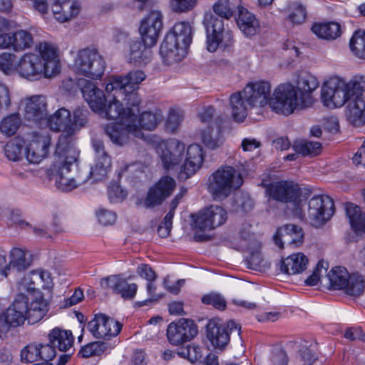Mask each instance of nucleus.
Returning <instances> with one entry per match:
<instances>
[{"instance_id": "nucleus-46", "label": "nucleus", "mask_w": 365, "mask_h": 365, "mask_svg": "<svg viewBox=\"0 0 365 365\" xmlns=\"http://www.w3.org/2000/svg\"><path fill=\"white\" fill-rule=\"evenodd\" d=\"M168 34H173L177 42H179L183 47L187 48L192 41V28L188 23H176L172 31Z\"/></svg>"}, {"instance_id": "nucleus-44", "label": "nucleus", "mask_w": 365, "mask_h": 365, "mask_svg": "<svg viewBox=\"0 0 365 365\" xmlns=\"http://www.w3.org/2000/svg\"><path fill=\"white\" fill-rule=\"evenodd\" d=\"M312 31L319 37L327 40H334L341 35V26L336 22L316 24Z\"/></svg>"}, {"instance_id": "nucleus-62", "label": "nucleus", "mask_w": 365, "mask_h": 365, "mask_svg": "<svg viewBox=\"0 0 365 365\" xmlns=\"http://www.w3.org/2000/svg\"><path fill=\"white\" fill-rule=\"evenodd\" d=\"M197 0H170V6L175 12H187L192 10L197 5Z\"/></svg>"}, {"instance_id": "nucleus-12", "label": "nucleus", "mask_w": 365, "mask_h": 365, "mask_svg": "<svg viewBox=\"0 0 365 365\" xmlns=\"http://www.w3.org/2000/svg\"><path fill=\"white\" fill-rule=\"evenodd\" d=\"M104 131L113 144L120 146L128 143L129 134H132L138 138L143 137V132L135 122L125 121L120 123L108 124L104 127Z\"/></svg>"}, {"instance_id": "nucleus-4", "label": "nucleus", "mask_w": 365, "mask_h": 365, "mask_svg": "<svg viewBox=\"0 0 365 365\" xmlns=\"http://www.w3.org/2000/svg\"><path fill=\"white\" fill-rule=\"evenodd\" d=\"M61 140L56 148L53 170L58 189L70 192L86 183V177L78 168V150L74 146L66 145L64 137Z\"/></svg>"}, {"instance_id": "nucleus-3", "label": "nucleus", "mask_w": 365, "mask_h": 365, "mask_svg": "<svg viewBox=\"0 0 365 365\" xmlns=\"http://www.w3.org/2000/svg\"><path fill=\"white\" fill-rule=\"evenodd\" d=\"M37 52H28L19 58L18 75L29 81L50 78L61 71V63L56 48L43 42L36 47Z\"/></svg>"}, {"instance_id": "nucleus-64", "label": "nucleus", "mask_w": 365, "mask_h": 365, "mask_svg": "<svg viewBox=\"0 0 365 365\" xmlns=\"http://www.w3.org/2000/svg\"><path fill=\"white\" fill-rule=\"evenodd\" d=\"M299 355L302 365H312L317 360L316 352L314 349L309 346H303L299 350Z\"/></svg>"}, {"instance_id": "nucleus-28", "label": "nucleus", "mask_w": 365, "mask_h": 365, "mask_svg": "<svg viewBox=\"0 0 365 365\" xmlns=\"http://www.w3.org/2000/svg\"><path fill=\"white\" fill-rule=\"evenodd\" d=\"M101 284L104 289H110L120 294L124 299H133L137 292L138 286L135 283H128L118 275H111L103 278Z\"/></svg>"}, {"instance_id": "nucleus-23", "label": "nucleus", "mask_w": 365, "mask_h": 365, "mask_svg": "<svg viewBox=\"0 0 365 365\" xmlns=\"http://www.w3.org/2000/svg\"><path fill=\"white\" fill-rule=\"evenodd\" d=\"M48 116L46 98L36 95L26 99L24 117L29 121L42 125Z\"/></svg>"}, {"instance_id": "nucleus-15", "label": "nucleus", "mask_w": 365, "mask_h": 365, "mask_svg": "<svg viewBox=\"0 0 365 365\" xmlns=\"http://www.w3.org/2000/svg\"><path fill=\"white\" fill-rule=\"evenodd\" d=\"M197 332V328L192 320L180 319L168 325L167 337L170 344L177 346L190 341Z\"/></svg>"}, {"instance_id": "nucleus-26", "label": "nucleus", "mask_w": 365, "mask_h": 365, "mask_svg": "<svg viewBox=\"0 0 365 365\" xmlns=\"http://www.w3.org/2000/svg\"><path fill=\"white\" fill-rule=\"evenodd\" d=\"M48 134H38L30 142L26 149V158L31 163H39L48 153L51 145Z\"/></svg>"}, {"instance_id": "nucleus-1", "label": "nucleus", "mask_w": 365, "mask_h": 365, "mask_svg": "<svg viewBox=\"0 0 365 365\" xmlns=\"http://www.w3.org/2000/svg\"><path fill=\"white\" fill-rule=\"evenodd\" d=\"M321 98L329 108L347 103L345 113L348 121L357 127L365 123V76L355 75L348 81L338 76H331L322 86Z\"/></svg>"}, {"instance_id": "nucleus-39", "label": "nucleus", "mask_w": 365, "mask_h": 365, "mask_svg": "<svg viewBox=\"0 0 365 365\" xmlns=\"http://www.w3.org/2000/svg\"><path fill=\"white\" fill-rule=\"evenodd\" d=\"M49 342L54 348L61 351H67L73 344V336L71 331L60 329H53L48 335Z\"/></svg>"}, {"instance_id": "nucleus-22", "label": "nucleus", "mask_w": 365, "mask_h": 365, "mask_svg": "<svg viewBox=\"0 0 365 365\" xmlns=\"http://www.w3.org/2000/svg\"><path fill=\"white\" fill-rule=\"evenodd\" d=\"M204 25L206 29L207 49L210 52H215L223 38L224 21L212 14H207L204 19Z\"/></svg>"}, {"instance_id": "nucleus-60", "label": "nucleus", "mask_w": 365, "mask_h": 365, "mask_svg": "<svg viewBox=\"0 0 365 365\" xmlns=\"http://www.w3.org/2000/svg\"><path fill=\"white\" fill-rule=\"evenodd\" d=\"M38 344L32 343L24 347L21 351V361L33 363L39 361Z\"/></svg>"}, {"instance_id": "nucleus-56", "label": "nucleus", "mask_w": 365, "mask_h": 365, "mask_svg": "<svg viewBox=\"0 0 365 365\" xmlns=\"http://www.w3.org/2000/svg\"><path fill=\"white\" fill-rule=\"evenodd\" d=\"M289 20L295 24H300L305 21L307 11L305 8L299 3H292L289 6Z\"/></svg>"}, {"instance_id": "nucleus-53", "label": "nucleus", "mask_w": 365, "mask_h": 365, "mask_svg": "<svg viewBox=\"0 0 365 365\" xmlns=\"http://www.w3.org/2000/svg\"><path fill=\"white\" fill-rule=\"evenodd\" d=\"M235 8V5L230 0H218L212 6L215 14L225 19L233 16Z\"/></svg>"}, {"instance_id": "nucleus-48", "label": "nucleus", "mask_w": 365, "mask_h": 365, "mask_svg": "<svg viewBox=\"0 0 365 365\" xmlns=\"http://www.w3.org/2000/svg\"><path fill=\"white\" fill-rule=\"evenodd\" d=\"M294 150L303 155H317L321 152L322 145L319 142L299 140L293 145Z\"/></svg>"}, {"instance_id": "nucleus-43", "label": "nucleus", "mask_w": 365, "mask_h": 365, "mask_svg": "<svg viewBox=\"0 0 365 365\" xmlns=\"http://www.w3.org/2000/svg\"><path fill=\"white\" fill-rule=\"evenodd\" d=\"M345 211L351 227L356 232L365 231V214L361 212L360 207L351 202H346Z\"/></svg>"}, {"instance_id": "nucleus-36", "label": "nucleus", "mask_w": 365, "mask_h": 365, "mask_svg": "<svg viewBox=\"0 0 365 365\" xmlns=\"http://www.w3.org/2000/svg\"><path fill=\"white\" fill-rule=\"evenodd\" d=\"M307 257L302 252L292 254L281 261L280 269L287 274H297L303 272L308 265Z\"/></svg>"}, {"instance_id": "nucleus-29", "label": "nucleus", "mask_w": 365, "mask_h": 365, "mask_svg": "<svg viewBox=\"0 0 365 365\" xmlns=\"http://www.w3.org/2000/svg\"><path fill=\"white\" fill-rule=\"evenodd\" d=\"M5 323L11 327H16L27 320L26 296L24 293L19 294L4 314Z\"/></svg>"}, {"instance_id": "nucleus-52", "label": "nucleus", "mask_w": 365, "mask_h": 365, "mask_svg": "<svg viewBox=\"0 0 365 365\" xmlns=\"http://www.w3.org/2000/svg\"><path fill=\"white\" fill-rule=\"evenodd\" d=\"M21 123V120L19 113L11 114L1 121L0 130L7 136L13 135L19 128Z\"/></svg>"}, {"instance_id": "nucleus-42", "label": "nucleus", "mask_w": 365, "mask_h": 365, "mask_svg": "<svg viewBox=\"0 0 365 365\" xmlns=\"http://www.w3.org/2000/svg\"><path fill=\"white\" fill-rule=\"evenodd\" d=\"M365 291V277L359 273L351 274L342 292L353 298H359Z\"/></svg>"}, {"instance_id": "nucleus-24", "label": "nucleus", "mask_w": 365, "mask_h": 365, "mask_svg": "<svg viewBox=\"0 0 365 365\" xmlns=\"http://www.w3.org/2000/svg\"><path fill=\"white\" fill-rule=\"evenodd\" d=\"M175 187V182L170 177H163L148 192L145 200L146 207H152L158 205L169 197Z\"/></svg>"}, {"instance_id": "nucleus-2", "label": "nucleus", "mask_w": 365, "mask_h": 365, "mask_svg": "<svg viewBox=\"0 0 365 365\" xmlns=\"http://www.w3.org/2000/svg\"><path fill=\"white\" fill-rule=\"evenodd\" d=\"M317 78L309 72H301L295 85L282 83L274 90L270 108L277 113L289 115L296 110L310 107L314 103L312 93L318 88Z\"/></svg>"}, {"instance_id": "nucleus-20", "label": "nucleus", "mask_w": 365, "mask_h": 365, "mask_svg": "<svg viewBox=\"0 0 365 365\" xmlns=\"http://www.w3.org/2000/svg\"><path fill=\"white\" fill-rule=\"evenodd\" d=\"M77 87L81 90L83 97L91 110L98 113L106 105V98L101 89L91 81L85 78L77 80Z\"/></svg>"}, {"instance_id": "nucleus-17", "label": "nucleus", "mask_w": 365, "mask_h": 365, "mask_svg": "<svg viewBox=\"0 0 365 365\" xmlns=\"http://www.w3.org/2000/svg\"><path fill=\"white\" fill-rule=\"evenodd\" d=\"M163 29V16L159 11H151L142 21L139 29L142 41L148 46L156 44Z\"/></svg>"}, {"instance_id": "nucleus-11", "label": "nucleus", "mask_w": 365, "mask_h": 365, "mask_svg": "<svg viewBox=\"0 0 365 365\" xmlns=\"http://www.w3.org/2000/svg\"><path fill=\"white\" fill-rule=\"evenodd\" d=\"M241 327L234 321H229L226 324H222L214 320L210 321L207 325V336L211 344L218 349H223L227 345L230 336L237 337L238 342L242 344L240 336Z\"/></svg>"}, {"instance_id": "nucleus-38", "label": "nucleus", "mask_w": 365, "mask_h": 365, "mask_svg": "<svg viewBox=\"0 0 365 365\" xmlns=\"http://www.w3.org/2000/svg\"><path fill=\"white\" fill-rule=\"evenodd\" d=\"M71 123V113L65 108H61L53 115H48L43 124L48 125L53 131H62L67 135V127Z\"/></svg>"}, {"instance_id": "nucleus-51", "label": "nucleus", "mask_w": 365, "mask_h": 365, "mask_svg": "<svg viewBox=\"0 0 365 365\" xmlns=\"http://www.w3.org/2000/svg\"><path fill=\"white\" fill-rule=\"evenodd\" d=\"M161 118L160 114L147 111L143 113L139 118L136 116L135 124L138 125L140 130L141 128L152 130L156 128Z\"/></svg>"}, {"instance_id": "nucleus-32", "label": "nucleus", "mask_w": 365, "mask_h": 365, "mask_svg": "<svg viewBox=\"0 0 365 365\" xmlns=\"http://www.w3.org/2000/svg\"><path fill=\"white\" fill-rule=\"evenodd\" d=\"M51 9L55 19L61 23L72 20L80 11V6L74 0H56Z\"/></svg>"}, {"instance_id": "nucleus-33", "label": "nucleus", "mask_w": 365, "mask_h": 365, "mask_svg": "<svg viewBox=\"0 0 365 365\" xmlns=\"http://www.w3.org/2000/svg\"><path fill=\"white\" fill-rule=\"evenodd\" d=\"M150 46L139 40L131 41L127 57L128 62L135 65H146L152 58V51Z\"/></svg>"}, {"instance_id": "nucleus-61", "label": "nucleus", "mask_w": 365, "mask_h": 365, "mask_svg": "<svg viewBox=\"0 0 365 365\" xmlns=\"http://www.w3.org/2000/svg\"><path fill=\"white\" fill-rule=\"evenodd\" d=\"M202 302L205 304L212 305L215 308L223 310L226 307L225 298L219 293L212 292L202 297Z\"/></svg>"}, {"instance_id": "nucleus-31", "label": "nucleus", "mask_w": 365, "mask_h": 365, "mask_svg": "<svg viewBox=\"0 0 365 365\" xmlns=\"http://www.w3.org/2000/svg\"><path fill=\"white\" fill-rule=\"evenodd\" d=\"M304 240V232L302 229L293 224L285 225L279 228L274 235V241L279 247H283V243L286 242L291 245L298 247Z\"/></svg>"}, {"instance_id": "nucleus-35", "label": "nucleus", "mask_w": 365, "mask_h": 365, "mask_svg": "<svg viewBox=\"0 0 365 365\" xmlns=\"http://www.w3.org/2000/svg\"><path fill=\"white\" fill-rule=\"evenodd\" d=\"M88 111L84 108H76L73 111V121L69 123V126L67 127V135L66 134H61L58 138V143H61L62 137L66 138L65 144L68 146H73V135L76 132L81 128L86 126L88 123Z\"/></svg>"}, {"instance_id": "nucleus-13", "label": "nucleus", "mask_w": 365, "mask_h": 365, "mask_svg": "<svg viewBox=\"0 0 365 365\" xmlns=\"http://www.w3.org/2000/svg\"><path fill=\"white\" fill-rule=\"evenodd\" d=\"M113 99L110 101L108 106L106 104L102 108L98 115L106 119L116 120L120 119V122H135L136 115L133 109L130 108H125L123 106L122 101L125 102L123 99L122 95L119 92L113 91ZM126 104V103H125Z\"/></svg>"}, {"instance_id": "nucleus-41", "label": "nucleus", "mask_w": 365, "mask_h": 365, "mask_svg": "<svg viewBox=\"0 0 365 365\" xmlns=\"http://www.w3.org/2000/svg\"><path fill=\"white\" fill-rule=\"evenodd\" d=\"M351 274L345 267L337 266L333 267L327 274L329 289L331 290L342 291Z\"/></svg>"}, {"instance_id": "nucleus-9", "label": "nucleus", "mask_w": 365, "mask_h": 365, "mask_svg": "<svg viewBox=\"0 0 365 365\" xmlns=\"http://www.w3.org/2000/svg\"><path fill=\"white\" fill-rule=\"evenodd\" d=\"M334 210V201L329 196L314 195L308 202L307 220L312 226L320 227L331 219Z\"/></svg>"}, {"instance_id": "nucleus-37", "label": "nucleus", "mask_w": 365, "mask_h": 365, "mask_svg": "<svg viewBox=\"0 0 365 365\" xmlns=\"http://www.w3.org/2000/svg\"><path fill=\"white\" fill-rule=\"evenodd\" d=\"M237 23L240 29L247 36L256 34L259 28L258 20L242 6H237Z\"/></svg>"}, {"instance_id": "nucleus-55", "label": "nucleus", "mask_w": 365, "mask_h": 365, "mask_svg": "<svg viewBox=\"0 0 365 365\" xmlns=\"http://www.w3.org/2000/svg\"><path fill=\"white\" fill-rule=\"evenodd\" d=\"M251 248L246 249L247 251L250 252V256L249 257V265L250 268L261 271L262 269L265 268L266 262L262 257L261 253L259 251L260 247V245L259 244V247H256L254 245L250 246Z\"/></svg>"}, {"instance_id": "nucleus-30", "label": "nucleus", "mask_w": 365, "mask_h": 365, "mask_svg": "<svg viewBox=\"0 0 365 365\" xmlns=\"http://www.w3.org/2000/svg\"><path fill=\"white\" fill-rule=\"evenodd\" d=\"M160 54L166 64H172L182 59L186 54V48L177 42L175 36L167 34L160 48Z\"/></svg>"}, {"instance_id": "nucleus-19", "label": "nucleus", "mask_w": 365, "mask_h": 365, "mask_svg": "<svg viewBox=\"0 0 365 365\" xmlns=\"http://www.w3.org/2000/svg\"><path fill=\"white\" fill-rule=\"evenodd\" d=\"M33 35L28 31L20 29L14 33L0 34V48H10L15 52H22L33 46Z\"/></svg>"}, {"instance_id": "nucleus-54", "label": "nucleus", "mask_w": 365, "mask_h": 365, "mask_svg": "<svg viewBox=\"0 0 365 365\" xmlns=\"http://www.w3.org/2000/svg\"><path fill=\"white\" fill-rule=\"evenodd\" d=\"M106 349V345L104 342H92L82 347L78 352V355L83 358L98 356L103 354Z\"/></svg>"}, {"instance_id": "nucleus-58", "label": "nucleus", "mask_w": 365, "mask_h": 365, "mask_svg": "<svg viewBox=\"0 0 365 365\" xmlns=\"http://www.w3.org/2000/svg\"><path fill=\"white\" fill-rule=\"evenodd\" d=\"M127 195V192L117 182H111L108 187V197L113 203L123 201Z\"/></svg>"}, {"instance_id": "nucleus-16", "label": "nucleus", "mask_w": 365, "mask_h": 365, "mask_svg": "<svg viewBox=\"0 0 365 365\" xmlns=\"http://www.w3.org/2000/svg\"><path fill=\"white\" fill-rule=\"evenodd\" d=\"M185 144L173 139L160 145L158 153L164 168L172 170L180 164L185 156Z\"/></svg>"}, {"instance_id": "nucleus-47", "label": "nucleus", "mask_w": 365, "mask_h": 365, "mask_svg": "<svg viewBox=\"0 0 365 365\" xmlns=\"http://www.w3.org/2000/svg\"><path fill=\"white\" fill-rule=\"evenodd\" d=\"M19 58L14 53L4 52L0 54V70L6 75L18 74Z\"/></svg>"}, {"instance_id": "nucleus-40", "label": "nucleus", "mask_w": 365, "mask_h": 365, "mask_svg": "<svg viewBox=\"0 0 365 365\" xmlns=\"http://www.w3.org/2000/svg\"><path fill=\"white\" fill-rule=\"evenodd\" d=\"M32 257L27 250L21 248H13L10 252V261L8 264V269L22 271L27 269L31 264Z\"/></svg>"}, {"instance_id": "nucleus-57", "label": "nucleus", "mask_w": 365, "mask_h": 365, "mask_svg": "<svg viewBox=\"0 0 365 365\" xmlns=\"http://www.w3.org/2000/svg\"><path fill=\"white\" fill-rule=\"evenodd\" d=\"M22 142L20 140H11L6 143L4 152L6 158L12 161H18L21 158Z\"/></svg>"}, {"instance_id": "nucleus-8", "label": "nucleus", "mask_w": 365, "mask_h": 365, "mask_svg": "<svg viewBox=\"0 0 365 365\" xmlns=\"http://www.w3.org/2000/svg\"><path fill=\"white\" fill-rule=\"evenodd\" d=\"M227 211L219 205H211L200 211L194 218V229L195 230L194 238L197 242L207 241L210 238L205 233L198 232L210 230L217 227L227 220Z\"/></svg>"}, {"instance_id": "nucleus-34", "label": "nucleus", "mask_w": 365, "mask_h": 365, "mask_svg": "<svg viewBox=\"0 0 365 365\" xmlns=\"http://www.w3.org/2000/svg\"><path fill=\"white\" fill-rule=\"evenodd\" d=\"M246 98L243 90L233 93L230 96L231 114L236 122H242L247 117L248 110L253 108Z\"/></svg>"}, {"instance_id": "nucleus-14", "label": "nucleus", "mask_w": 365, "mask_h": 365, "mask_svg": "<svg viewBox=\"0 0 365 365\" xmlns=\"http://www.w3.org/2000/svg\"><path fill=\"white\" fill-rule=\"evenodd\" d=\"M245 97L253 108H262L274 98L272 96V86L267 81L251 83L243 89Z\"/></svg>"}, {"instance_id": "nucleus-7", "label": "nucleus", "mask_w": 365, "mask_h": 365, "mask_svg": "<svg viewBox=\"0 0 365 365\" xmlns=\"http://www.w3.org/2000/svg\"><path fill=\"white\" fill-rule=\"evenodd\" d=\"M105 68V61L98 51L90 48L78 51L73 64L74 72L93 79L101 77Z\"/></svg>"}, {"instance_id": "nucleus-63", "label": "nucleus", "mask_w": 365, "mask_h": 365, "mask_svg": "<svg viewBox=\"0 0 365 365\" xmlns=\"http://www.w3.org/2000/svg\"><path fill=\"white\" fill-rule=\"evenodd\" d=\"M183 119L184 116L181 112L178 110L170 111L166 122V129L171 133L175 132Z\"/></svg>"}, {"instance_id": "nucleus-10", "label": "nucleus", "mask_w": 365, "mask_h": 365, "mask_svg": "<svg viewBox=\"0 0 365 365\" xmlns=\"http://www.w3.org/2000/svg\"><path fill=\"white\" fill-rule=\"evenodd\" d=\"M92 145L96 153L93 163L89 171H83L86 177V182H98L105 180L110 170L112 161L110 156L106 153L103 143L97 139L92 140Z\"/></svg>"}, {"instance_id": "nucleus-27", "label": "nucleus", "mask_w": 365, "mask_h": 365, "mask_svg": "<svg viewBox=\"0 0 365 365\" xmlns=\"http://www.w3.org/2000/svg\"><path fill=\"white\" fill-rule=\"evenodd\" d=\"M264 187L266 194L277 201L289 202L299 195V189L292 182H273Z\"/></svg>"}, {"instance_id": "nucleus-25", "label": "nucleus", "mask_w": 365, "mask_h": 365, "mask_svg": "<svg viewBox=\"0 0 365 365\" xmlns=\"http://www.w3.org/2000/svg\"><path fill=\"white\" fill-rule=\"evenodd\" d=\"M48 302L44 299L43 294L37 292L26 296V319L29 324H34L40 322L48 313Z\"/></svg>"}, {"instance_id": "nucleus-45", "label": "nucleus", "mask_w": 365, "mask_h": 365, "mask_svg": "<svg viewBox=\"0 0 365 365\" xmlns=\"http://www.w3.org/2000/svg\"><path fill=\"white\" fill-rule=\"evenodd\" d=\"M201 140L205 146L212 150L218 148L224 142L220 127L215 128L208 126L204 129L201 133Z\"/></svg>"}, {"instance_id": "nucleus-21", "label": "nucleus", "mask_w": 365, "mask_h": 365, "mask_svg": "<svg viewBox=\"0 0 365 365\" xmlns=\"http://www.w3.org/2000/svg\"><path fill=\"white\" fill-rule=\"evenodd\" d=\"M184 163L178 174L180 179L185 180L194 175L202 167L204 160L202 148L198 144L189 145L186 150Z\"/></svg>"}, {"instance_id": "nucleus-49", "label": "nucleus", "mask_w": 365, "mask_h": 365, "mask_svg": "<svg viewBox=\"0 0 365 365\" xmlns=\"http://www.w3.org/2000/svg\"><path fill=\"white\" fill-rule=\"evenodd\" d=\"M39 277L36 270H34L26 275L19 283V289L21 293L23 292H33L35 294L39 292Z\"/></svg>"}, {"instance_id": "nucleus-18", "label": "nucleus", "mask_w": 365, "mask_h": 365, "mask_svg": "<svg viewBox=\"0 0 365 365\" xmlns=\"http://www.w3.org/2000/svg\"><path fill=\"white\" fill-rule=\"evenodd\" d=\"M88 329L97 339L117 336L122 328L120 322L106 314H96L88 324Z\"/></svg>"}, {"instance_id": "nucleus-50", "label": "nucleus", "mask_w": 365, "mask_h": 365, "mask_svg": "<svg viewBox=\"0 0 365 365\" xmlns=\"http://www.w3.org/2000/svg\"><path fill=\"white\" fill-rule=\"evenodd\" d=\"M349 45L351 51L356 57L365 59V31H355Z\"/></svg>"}, {"instance_id": "nucleus-59", "label": "nucleus", "mask_w": 365, "mask_h": 365, "mask_svg": "<svg viewBox=\"0 0 365 365\" xmlns=\"http://www.w3.org/2000/svg\"><path fill=\"white\" fill-rule=\"evenodd\" d=\"M240 238L244 241V244L241 246L245 249L251 248L250 246L254 245L256 247H259V242L255 238V235L251 232V225L246 224L242 226L240 231Z\"/></svg>"}, {"instance_id": "nucleus-6", "label": "nucleus", "mask_w": 365, "mask_h": 365, "mask_svg": "<svg viewBox=\"0 0 365 365\" xmlns=\"http://www.w3.org/2000/svg\"><path fill=\"white\" fill-rule=\"evenodd\" d=\"M145 78V73L140 70L130 71L124 76H113L108 80L106 91L108 93L119 92L127 106H137L140 103V99L136 90Z\"/></svg>"}, {"instance_id": "nucleus-5", "label": "nucleus", "mask_w": 365, "mask_h": 365, "mask_svg": "<svg viewBox=\"0 0 365 365\" xmlns=\"http://www.w3.org/2000/svg\"><path fill=\"white\" fill-rule=\"evenodd\" d=\"M243 184L240 171L232 166L220 167L209 178L208 190L216 200H224Z\"/></svg>"}]
</instances>
